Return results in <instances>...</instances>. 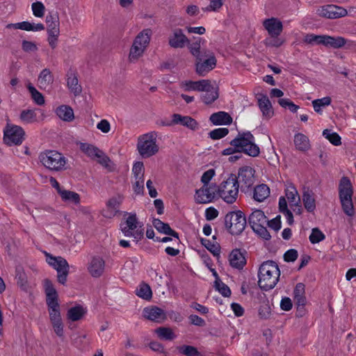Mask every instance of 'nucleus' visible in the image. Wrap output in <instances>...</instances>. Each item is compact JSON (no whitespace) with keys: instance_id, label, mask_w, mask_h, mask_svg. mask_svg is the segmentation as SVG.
Here are the masks:
<instances>
[{"instance_id":"nucleus-1","label":"nucleus","mask_w":356,"mask_h":356,"mask_svg":"<svg viewBox=\"0 0 356 356\" xmlns=\"http://www.w3.org/2000/svg\"><path fill=\"white\" fill-rule=\"evenodd\" d=\"M280 276L278 265L273 261L263 262L258 270V284L261 289L269 291L277 284Z\"/></svg>"},{"instance_id":"nucleus-2","label":"nucleus","mask_w":356,"mask_h":356,"mask_svg":"<svg viewBox=\"0 0 356 356\" xmlns=\"http://www.w3.org/2000/svg\"><path fill=\"white\" fill-rule=\"evenodd\" d=\"M152 35V31L150 29H145L136 35L128 54V60L130 63H136L143 56L149 47Z\"/></svg>"},{"instance_id":"nucleus-3","label":"nucleus","mask_w":356,"mask_h":356,"mask_svg":"<svg viewBox=\"0 0 356 356\" xmlns=\"http://www.w3.org/2000/svg\"><path fill=\"white\" fill-rule=\"evenodd\" d=\"M152 35V31L150 29H145L136 35L128 54V60L130 63H136L143 56L149 47Z\"/></svg>"},{"instance_id":"nucleus-4","label":"nucleus","mask_w":356,"mask_h":356,"mask_svg":"<svg viewBox=\"0 0 356 356\" xmlns=\"http://www.w3.org/2000/svg\"><path fill=\"white\" fill-rule=\"evenodd\" d=\"M239 194V186L236 175L230 174L229 177L222 181L218 186V196L227 204L234 203Z\"/></svg>"},{"instance_id":"nucleus-5","label":"nucleus","mask_w":356,"mask_h":356,"mask_svg":"<svg viewBox=\"0 0 356 356\" xmlns=\"http://www.w3.org/2000/svg\"><path fill=\"white\" fill-rule=\"evenodd\" d=\"M230 144L236 149L237 152H243L250 156L255 157L260 153L259 147L255 144L254 137L250 132L238 134Z\"/></svg>"},{"instance_id":"nucleus-6","label":"nucleus","mask_w":356,"mask_h":356,"mask_svg":"<svg viewBox=\"0 0 356 356\" xmlns=\"http://www.w3.org/2000/svg\"><path fill=\"white\" fill-rule=\"evenodd\" d=\"M120 230L125 236L134 238L137 242L144 236L143 224L138 220L136 213L128 214L124 221L120 223Z\"/></svg>"},{"instance_id":"nucleus-7","label":"nucleus","mask_w":356,"mask_h":356,"mask_svg":"<svg viewBox=\"0 0 356 356\" xmlns=\"http://www.w3.org/2000/svg\"><path fill=\"white\" fill-rule=\"evenodd\" d=\"M157 134L151 131L141 135L138 138L137 149L143 158H149L155 155L159 150L156 143Z\"/></svg>"},{"instance_id":"nucleus-8","label":"nucleus","mask_w":356,"mask_h":356,"mask_svg":"<svg viewBox=\"0 0 356 356\" xmlns=\"http://www.w3.org/2000/svg\"><path fill=\"white\" fill-rule=\"evenodd\" d=\"M339 193L341 207L344 213L348 216H353L355 213L352 196L353 189L350 180L347 177H343L339 183Z\"/></svg>"},{"instance_id":"nucleus-9","label":"nucleus","mask_w":356,"mask_h":356,"mask_svg":"<svg viewBox=\"0 0 356 356\" xmlns=\"http://www.w3.org/2000/svg\"><path fill=\"white\" fill-rule=\"evenodd\" d=\"M39 159L46 168L51 171H61L65 169L66 164L65 156L55 150H47L40 153Z\"/></svg>"},{"instance_id":"nucleus-10","label":"nucleus","mask_w":356,"mask_h":356,"mask_svg":"<svg viewBox=\"0 0 356 356\" xmlns=\"http://www.w3.org/2000/svg\"><path fill=\"white\" fill-rule=\"evenodd\" d=\"M248 222L253 231L265 240L270 238L266 225L267 218L263 211L254 209L249 216Z\"/></svg>"},{"instance_id":"nucleus-11","label":"nucleus","mask_w":356,"mask_h":356,"mask_svg":"<svg viewBox=\"0 0 356 356\" xmlns=\"http://www.w3.org/2000/svg\"><path fill=\"white\" fill-rule=\"evenodd\" d=\"M225 227L233 235L241 234L246 226V218L241 211H234L227 213L225 218Z\"/></svg>"},{"instance_id":"nucleus-12","label":"nucleus","mask_w":356,"mask_h":356,"mask_svg":"<svg viewBox=\"0 0 356 356\" xmlns=\"http://www.w3.org/2000/svg\"><path fill=\"white\" fill-rule=\"evenodd\" d=\"M44 254L47 264L57 271L58 282L65 284L70 268L67 260L62 257H54L48 252Z\"/></svg>"},{"instance_id":"nucleus-13","label":"nucleus","mask_w":356,"mask_h":356,"mask_svg":"<svg viewBox=\"0 0 356 356\" xmlns=\"http://www.w3.org/2000/svg\"><path fill=\"white\" fill-rule=\"evenodd\" d=\"M44 254L47 264L57 271L58 282L65 284L70 268L67 260L62 257H54L48 252Z\"/></svg>"},{"instance_id":"nucleus-14","label":"nucleus","mask_w":356,"mask_h":356,"mask_svg":"<svg viewBox=\"0 0 356 356\" xmlns=\"http://www.w3.org/2000/svg\"><path fill=\"white\" fill-rule=\"evenodd\" d=\"M3 134V140L8 145H20L25 138L24 130L21 127L13 124H7Z\"/></svg>"},{"instance_id":"nucleus-15","label":"nucleus","mask_w":356,"mask_h":356,"mask_svg":"<svg viewBox=\"0 0 356 356\" xmlns=\"http://www.w3.org/2000/svg\"><path fill=\"white\" fill-rule=\"evenodd\" d=\"M254 169L250 166H243L238 169L236 178L243 192H246L254 185Z\"/></svg>"},{"instance_id":"nucleus-16","label":"nucleus","mask_w":356,"mask_h":356,"mask_svg":"<svg viewBox=\"0 0 356 356\" xmlns=\"http://www.w3.org/2000/svg\"><path fill=\"white\" fill-rule=\"evenodd\" d=\"M218 193V188L216 184H206L197 190L195 193V200L200 204H207L213 201L216 193Z\"/></svg>"},{"instance_id":"nucleus-17","label":"nucleus","mask_w":356,"mask_h":356,"mask_svg":"<svg viewBox=\"0 0 356 356\" xmlns=\"http://www.w3.org/2000/svg\"><path fill=\"white\" fill-rule=\"evenodd\" d=\"M316 12L319 16L328 19L341 17L347 14L346 9L332 4L323 6L318 8Z\"/></svg>"},{"instance_id":"nucleus-18","label":"nucleus","mask_w":356,"mask_h":356,"mask_svg":"<svg viewBox=\"0 0 356 356\" xmlns=\"http://www.w3.org/2000/svg\"><path fill=\"white\" fill-rule=\"evenodd\" d=\"M163 126H172L175 124H181L193 131L197 130L199 128L197 122L190 116H183L178 113H175L172 115V120L169 122H162Z\"/></svg>"},{"instance_id":"nucleus-19","label":"nucleus","mask_w":356,"mask_h":356,"mask_svg":"<svg viewBox=\"0 0 356 356\" xmlns=\"http://www.w3.org/2000/svg\"><path fill=\"white\" fill-rule=\"evenodd\" d=\"M124 200V196L116 194L108 199L106 208L103 210V216L108 218L114 217L120 211V207Z\"/></svg>"},{"instance_id":"nucleus-20","label":"nucleus","mask_w":356,"mask_h":356,"mask_svg":"<svg viewBox=\"0 0 356 356\" xmlns=\"http://www.w3.org/2000/svg\"><path fill=\"white\" fill-rule=\"evenodd\" d=\"M188 42V39L180 29H174L168 37V44L174 49H181Z\"/></svg>"},{"instance_id":"nucleus-21","label":"nucleus","mask_w":356,"mask_h":356,"mask_svg":"<svg viewBox=\"0 0 356 356\" xmlns=\"http://www.w3.org/2000/svg\"><path fill=\"white\" fill-rule=\"evenodd\" d=\"M143 314L145 318L156 323H162L167 318L165 311L156 306L145 307Z\"/></svg>"},{"instance_id":"nucleus-22","label":"nucleus","mask_w":356,"mask_h":356,"mask_svg":"<svg viewBox=\"0 0 356 356\" xmlns=\"http://www.w3.org/2000/svg\"><path fill=\"white\" fill-rule=\"evenodd\" d=\"M180 88L185 92H201L209 86V80L202 79L197 81L191 80L183 81L179 84Z\"/></svg>"},{"instance_id":"nucleus-23","label":"nucleus","mask_w":356,"mask_h":356,"mask_svg":"<svg viewBox=\"0 0 356 356\" xmlns=\"http://www.w3.org/2000/svg\"><path fill=\"white\" fill-rule=\"evenodd\" d=\"M216 58L213 54H211L208 58L203 61H197L195 65L197 74L200 76H205L216 67Z\"/></svg>"},{"instance_id":"nucleus-24","label":"nucleus","mask_w":356,"mask_h":356,"mask_svg":"<svg viewBox=\"0 0 356 356\" xmlns=\"http://www.w3.org/2000/svg\"><path fill=\"white\" fill-rule=\"evenodd\" d=\"M258 106L264 118L270 119L274 115L272 104L268 97L263 94L257 95Z\"/></svg>"},{"instance_id":"nucleus-25","label":"nucleus","mask_w":356,"mask_h":356,"mask_svg":"<svg viewBox=\"0 0 356 356\" xmlns=\"http://www.w3.org/2000/svg\"><path fill=\"white\" fill-rule=\"evenodd\" d=\"M44 288L46 293V301L48 307L59 305L58 302V293L51 282L49 280H45L44 282Z\"/></svg>"},{"instance_id":"nucleus-26","label":"nucleus","mask_w":356,"mask_h":356,"mask_svg":"<svg viewBox=\"0 0 356 356\" xmlns=\"http://www.w3.org/2000/svg\"><path fill=\"white\" fill-rule=\"evenodd\" d=\"M264 26L267 30L271 38H276L282 31V24L276 18L267 19L264 22Z\"/></svg>"},{"instance_id":"nucleus-27","label":"nucleus","mask_w":356,"mask_h":356,"mask_svg":"<svg viewBox=\"0 0 356 356\" xmlns=\"http://www.w3.org/2000/svg\"><path fill=\"white\" fill-rule=\"evenodd\" d=\"M201 99L205 104H211L214 102L219 96L218 87L213 84L209 80V86L206 90H202Z\"/></svg>"},{"instance_id":"nucleus-28","label":"nucleus","mask_w":356,"mask_h":356,"mask_svg":"<svg viewBox=\"0 0 356 356\" xmlns=\"http://www.w3.org/2000/svg\"><path fill=\"white\" fill-rule=\"evenodd\" d=\"M54 83V75L48 68L43 69L39 74L37 83L42 90L49 88Z\"/></svg>"},{"instance_id":"nucleus-29","label":"nucleus","mask_w":356,"mask_h":356,"mask_svg":"<svg viewBox=\"0 0 356 356\" xmlns=\"http://www.w3.org/2000/svg\"><path fill=\"white\" fill-rule=\"evenodd\" d=\"M105 263L102 258L93 257L88 265V270L92 277H99L104 272Z\"/></svg>"},{"instance_id":"nucleus-30","label":"nucleus","mask_w":356,"mask_h":356,"mask_svg":"<svg viewBox=\"0 0 356 356\" xmlns=\"http://www.w3.org/2000/svg\"><path fill=\"white\" fill-rule=\"evenodd\" d=\"M229 264L236 269H242L246 264V260L243 253L239 250H234L229 256Z\"/></svg>"},{"instance_id":"nucleus-31","label":"nucleus","mask_w":356,"mask_h":356,"mask_svg":"<svg viewBox=\"0 0 356 356\" xmlns=\"http://www.w3.org/2000/svg\"><path fill=\"white\" fill-rule=\"evenodd\" d=\"M302 200L305 209L308 212H314L316 209V200L314 192L309 189L305 188L302 195Z\"/></svg>"},{"instance_id":"nucleus-32","label":"nucleus","mask_w":356,"mask_h":356,"mask_svg":"<svg viewBox=\"0 0 356 356\" xmlns=\"http://www.w3.org/2000/svg\"><path fill=\"white\" fill-rule=\"evenodd\" d=\"M209 120L214 125H228L232 122V118L226 112L219 111L211 114Z\"/></svg>"},{"instance_id":"nucleus-33","label":"nucleus","mask_w":356,"mask_h":356,"mask_svg":"<svg viewBox=\"0 0 356 356\" xmlns=\"http://www.w3.org/2000/svg\"><path fill=\"white\" fill-rule=\"evenodd\" d=\"M270 195V188L264 184H259L254 188L252 198L258 202H262Z\"/></svg>"},{"instance_id":"nucleus-34","label":"nucleus","mask_w":356,"mask_h":356,"mask_svg":"<svg viewBox=\"0 0 356 356\" xmlns=\"http://www.w3.org/2000/svg\"><path fill=\"white\" fill-rule=\"evenodd\" d=\"M55 112L57 116L63 121L70 122L74 118V111L69 106H60L56 109Z\"/></svg>"},{"instance_id":"nucleus-35","label":"nucleus","mask_w":356,"mask_h":356,"mask_svg":"<svg viewBox=\"0 0 356 356\" xmlns=\"http://www.w3.org/2000/svg\"><path fill=\"white\" fill-rule=\"evenodd\" d=\"M322 44L327 47L340 48L345 44V40L342 37L323 35Z\"/></svg>"},{"instance_id":"nucleus-36","label":"nucleus","mask_w":356,"mask_h":356,"mask_svg":"<svg viewBox=\"0 0 356 356\" xmlns=\"http://www.w3.org/2000/svg\"><path fill=\"white\" fill-rule=\"evenodd\" d=\"M153 225L158 232L178 238L177 232L172 229L168 224L162 222L159 219H154Z\"/></svg>"},{"instance_id":"nucleus-37","label":"nucleus","mask_w":356,"mask_h":356,"mask_svg":"<svg viewBox=\"0 0 356 356\" xmlns=\"http://www.w3.org/2000/svg\"><path fill=\"white\" fill-rule=\"evenodd\" d=\"M67 86L70 92L75 96L81 92V86L79 84L76 76L73 73L67 74Z\"/></svg>"},{"instance_id":"nucleus-38","label":"nucleus","mask_w":356,"mask_h":356,"mask_svg":"<svg viewBox=\"0 0 356 356\" xmlns=\"http://www.w3.org/2000/svg\"><path fill=\"white\" fill-rule=\"evenodd\" d=\"M294 144L296 149L300 151H306L310 147L308 137L301 133L295 134Z\"/></svg>"},{"instance_id":"nucleus-39","label":"nucleus","mask_w":356,"mask_h":356,"mask_svg":"<svg viewBox=\"0 0 356 356\" xmlns=\"http://www.w3.org/2000/svg\"><path fill=\"white\" fill-rule=\"evenodd\" d=\"M285 195L292 205H298L300 202L298 191L293 184L287 186L285 190Z\"/></svg>"},{"instance_id":"nucleus-40","label":"nucleus","mask_w":356,"mask_h":356,"mask_svg":"<svg viewBox=\"0 0 356 356\" xmlns=\"http://www.w3.org/2000/svg\"><path fill=\"white\" fill-rule=\"evenodd\" d=\"M157 337L166 341H172L176 338V334L170 327H160L154 330Z\"/></svg>"},{"instance_id":"nucleus-41","label":"nucleus","mask_w":356,"mask_h":356,"mask_svg":"<svg viewBox=\"0 0 356 356\" xmlns=\"http://www.w3.org/2000/svg\"><path fill=\"white\" fill-rule=\"evenodd\" d=\"M63 201L77 204L80 202V196L78 193L63 189L59 193Z\"/></svg>"},{"instance_id":"nucleus-42","label":"nucleus","mask_w":356,"mask_h":356,"mask_svg":"<svg viewBox=\"0 0 356 356\" xmlns=\"http://www.w3.org/2000/svg\"><path fill=\"white\" fill-rule=\"evenodd\" d=\"M332 99L330 97H324L313 100L312 104L315 112L321 115L323 113V108L330 105Z\"/></svg>"},{"instance_id":"nucleus-43","label":"nucleus","mask_w":356,"mask_h":356,"mask_svg":"<svg viewBox=\"0 0 356 356\" xmlns=\"http://www.w3.org/2000/svg\"><path fill=\"white\" fill-rule=\"evenodd\" d=\"M86 311L81 306H76L71 307L67 311V318L72 321H76L81 319L86 314Z\"/></svg>"},{"instance_id":"nucleus-44","label":"nucleus","mask_w":356,"mask_h":356,"mask_svg":"<svg viewBox=\"0 0 356 356\" xmlns=\"http://www.w3.org/2000/svg\"><path fill=\"white\" fill-rule=\"evenodd\" d=\"M80 149L86 154L88 157L92 159H95L97 154L99 152L101 149H99L97 147L94 145L81 143L79 145Z\"/></svg>"},{"instance_id":"nucleus-45","label":"nucleus","mask_w":356,"mask_h":356,"mask_svg":"<svg viewBox=\"0 0 356 356\" xmlns=\"http://www.w3.org/2000/svg\"><path fill=\"white\" fill-rule=\"evenodd\" d=\"M136 295L145 300H150L152 297V291L150 286L145 284H140L138 287L136 289Z\"/></svg>"},{"instance_id":"nucleus-46","label":"nucleus","mask_w":356,"mask_h":356,"mask_svg":"<svg viewBox=\"0 0 356 356\" xmlns=\"http://www.w3.org/2000/svg\"><path fill=\"white\" fill-rule=\"evenodd\" d=\"M19 119L24 124H31L36 121V113L34 110H23L19 115Z\"/></svg>"},{"instance_id":"nucleus-47","label":"nucleus","mask_w":356,"mask_h":356,"mask_svg":"<svg viewBox=\"0 0 356 356\" xmlns=\"http://www.w3.org/2000/svg\"><path fill=\"white\" fill-rule=\"evenodd\" d=\"M19 29L24 30L27 31H40L44 29V26L41 23L34 24L29 22H18Z\"/></svg>"},{"instance_id":"nucleus-48","label":"nucleus","mask_w":356,"mask_h":356,"mask_svg":"<svg viewBox=\"0 0 356 356\" xmlns=\"http://www.w3.org/2000/svg\"><path fill=\"white\" fill-rule=\"evenodd\" d=\"M97 162L102 165L104 168L111 170L113 168V164L109 157L102 150L97 154L95 158Z\"/></svg>"},{"instance_id":"nucleus-49","label":"nucleus","mask_w":356,"mask_h":356,"mask_svg":"<svg viewBox=\"0 0 356 356\" xmlns=\"http://www.w3.org/2000/svg\"><path fill=\"white\" fill-rule=\"evenodd\" d=\"M305 285L302 283H298L296 284L294 291V299L297 301L298 304L300 305H303L305 302Z\"/></svg>"},{"instance_id":"nucleus-50","label":"nucleus","mask_w":356,"mask_h":356,"mask_svg":"<svg viewBox=\"0 0 356 356\" xmlns=\"http://www.w3.org/2000/svg\"><path fill=\"white\" fill-rule=\"evenodd\" d=\"M27 88L31 95L32 99L36 104L42 106L44 104V96L34 86L31 84H29L27 86Z\"/></svg>"},{"instance_id":"nucleus-51","label":"nucleus","mask_w":356,"mask_h":356,"mask_svg":"<svg viewBox=\"0 0 356 356\" xmlns=\"http://www.w3.org/2000/svg\"><path fill=\"white\" fill-rule=\"evenodd\" d=\"M323 136L335 146H338L341 143L339 135L330 129H325L323 131Z\"/></svg>"},{"instance_id":"nucleus-52","label":"nucleus","mask_w":356,"mask_h":356,"mask_svg":"<svg viewBox=\"0 0 356 356\" xmlns=\"http://www.w3.org/2000/svg\"><path fill=\"white\" fill-rule=\"evenodd\" d=\"M323 35L306 34L303 38V42L306 44L315 45L323 44Z\"/></svg>"},{"instance_id":"nucleus-53","label":"nucleus","mask_w":356,"mask_h":356,"mask_svg":"<svg viewBox=\"0 0 356 356\" xmlns=\"http://www.w3.org/2000/svg\"><path fill=\"white\" fill-rule=\"evenodd\" d=\"M47 30L60 29L58 17L56 15H48L46 17Z\"/></svg>"},{"instance_id":"nucleus-54","label":"nucleus","mask_w":356,"mask_h":356,"mask_svg":"<svg viewBox=\"0 0 356 356\" xmlns=\"http://www.w3.org/2000/svg\"><path fill=\"white\" fill-rule=\"evenodd\" d=\"M309 241L312 243L315 244L323 241L325 238V234L318 228H314L309 236Z\"/></svg>"},{"instance_id":"nucleus-55","label":"nucleus","mask_w":356,"mask_h":356,"mask_svg":"<svg viewBox=\"0 0 356 356\" xmlns=\"http://www.w3.org/2000/svg\"><path fill=\"white\" fill-rule=\"evenodd\" d=\"M33 14L36 17H42L44 15L45 7L40 1H37L31 5Z\"/></svg>"},{"instance_id":"nucleus-56","label":"nucleus","mask_w":356,"mask_h":356,"mask_svg":"<svg viewBox=\"0 0 356 356\" xmlns=\"http://www.w3.org/2000/svg\"><path fill=\"white\" fill-rule=\"evenodd\" d=\"M48 311L51 323L62 321L59 305L56 307H49Z\"/></svg>"},{"instance_id":"nucleus-57","label":"nucleus","mask_w":356,"mask_h":356,"mask_svg":"<svg viewBox=\"0 0 356 356\" xmlns=\"http://www.w3.org/2000/svg\"><path fill=\"white\" fill-rule=\"evenodd\" d=\"M229 133V130L227 128H218L212 130L209 133V136L213 140L220 139Z\"/></svg>"},{"instance_id":"nucleus-58","label":"nucleus","mask_w":356,"mask_h":356,"mask_svg":"<svg viewBox=\"0 0 356 356\" xmlns=\"http://www.w3.org/2000/svg\"><path fill=\"white\" fill-rule=\"evenodd\" d=\"M179 353L186 356H197V350L191 346H182L178 348Z\"/></svg>"},{"instance_id":"nucleus-59","label":"nucleus","mask_w":356,"mask_h":356,"mask_svg":"<svg viewBox=\"0 0 356 356\" xmlns=\"http://www.w3.org/2000/svg\"><path fill=\"white\" fill-rule=\"evenodd\" d=\"M202 243L211 252L213 255H219L220 246L217 243H213L209 240L202 239Z\"/></svg>"},{"instance_id":"nucleus-60","label":"nucleus","mask_w":356,"mask_h":356,"mask_svg":"<svg viewBox=\"0 0 356 356\" xmlns=\"http://www.w3.org/2000/svg\"><path fill=\"white\" fill-rule=\"evenodd\" d=\"M216 288L225 297H229L231 295L229 288L220 281H216Z\"/></svg>"},{"instance_id":"nucleus-61","label":"nucleus","mask_w":356,"mask_h":356,"mask_svg":"<svg viewBox=\"0 0 356 356\" xmlns=\"http://www.w3.org/2000/svg\"><path fill=\"white\" fill-rule=\"evenodd\" d=\"M97 129L104 134H107L111 131V124L106 119L101 120L97 124Z\"/></svg>"},{"instance_id":"nucleus-62","label":"nucleus","mask_w":356,"mask_h":356,"mask_svg":"<svg viewBox=\"0 0 356 356\" xmlns=\"http://www.w3.org/2000/svg\"><path fill=\"white\" fill-rule=\"evenodd\" d=\"M215 175V170L213 169H209L204 172L201 177V181L203 185L211 184L209 182Z\"/></svg>"},{"instance_id":"nucleus-63","label":"nucleus","mask_w":356,"mask_h":356,"mask_svg":"<svg viewBox=\"0 0 356 356\" xmlns=\"http://www.w3.org/2000/svg\"><path fill=\"white\" fill-rule=\"evenodd\" d=\"M54 332L59 337H63L64 335V326L62 321L51 323Z\"/></svg>"},{"instance_id":"nucleus-64","label":"nucleus","mask_w":356,"mask_h":356,"mask_svg":"<svg viewBox=\"0 0 356 356\" xmlns=\"http://www.w3.org/2000/svg\"><path fill=\"white\" fill-rule=\"evenodd\" d=\"M298 252L294 249L287 250L284 254V261L287 262H293L298 258Z\"/></svg>"}]
</instances>
